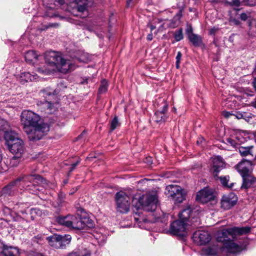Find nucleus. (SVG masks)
<instances>
[{"label": "nucleus", "instance_id": "obj_35", "mask_svg": "<svg viewBox=\"0 0 256 256\" xmlns=\"http://www.w3.org/2000/svg\"><path fill=\"white\" fill-rule=\"evenodd\" d=\"M21 156L14 155L10 160V164L12 167H16L18 166L20 162Z\"/></svg>", "mask_w": 256, "mask_h": 256}, {"label": "nucleus", "instance_id": "obj_13", "mask_svg": "<svg viewBox=\"0 0 256 256\" xmlns=\"http://www.w3.org/2000/svg\"><path fill=\"white\" fill-rule=\"evenodd\" d=\"M238 198L234 193H230L222 196L221 199V206L224 210H229L236 203Z\"/></svg>", "mask_w": 256, "mask_h": 256}, {"label": "nucleus", "instance_id": "obj_37", "mask_svg": "<svg viewBox=\"0 0 256 256\" xmlns=\"http://www.w3.org/2000/svg\"><path fill=\"white\" fill-rule=\"evenodd\" d=\"M42 1L44 4L50 9L55 8L56 0H42Z\"/></svg>", "mask_w": 256, "mask_h": 256}, {"label": "nucleus", "instance_id": "obj_15", "mask_svg": "<svg viewBox=\"0 0 256 256\" xmlns=\"http://www.w3.org/2000/svg\"><path fill=\"white\" fill-rule=\"evenodd\" d=\"M192 238L195 242L202 245L208 242L211 238L208 232L198 230L193 234Z\"/></svg>", "mask_w": 256, "mask_h": 256}, {"label": "nucleus", "instance_id": "obj_10", "mask_svg": "<svg viewBox=\"0 0 256 256\" xmlns=\"http://www.w3.org/2000/svg\"><path fill=\"white\" fill-rule=\"evenodd\" d=\"M0 139L4 137L8 144H10V142L13 143L16 142L17 139H20L18 134L14 131L6 130V126L8 125L6 121L0 120Z\"/></svg>", "mask_w": 256, "mask_h": 256}, {"label": "nucleus", "instance_id": "obj_63", "mask_svg": "<svg viewBox=\"0 0 256 256\" xmlns=\"http://www.w3.org/2000/svg\"><path fill=\"white\" fill-rule=\"evenodd\" d=\"M79 60H80V62H85V60H82V59H80H80H79Z\"/></svg>", "mask_w": 256, "mask_h": 256}, {"label": "nucleus", "instance_id": "obj_64", "mask_svg": "<svg viewBox=\"0 0 256 256\" xmlns=\"http://www.w3.org/2000/svg\"><path fill=\"white\" fill-rule=\"evenodd\" d=\"M46 16H49V17H52L54 16H52V15L46 14Z\"/></svg>", "mask_w": 256, "mask_h": 256}, {"label": "nucleus", "instance_id": "obj_20", "mask_svg": "<svg viewBox=\"0 0 256 256\" xmlns=\"http://www.w3.org/2000/svg\"><path fill=\"white\" fill-rule=\"evenodd\" d=\"M182 17L181 12H179L171 20H165L164 22L160 25L158 30H160L162 28H164L166 24L168 27L170 28H175L178 26L180 24V20Z\"/></svg>", "mask_w": 256, "mask_h": 256}, {"label": "nucleus", "instance_id": "obj_41", "mask_svg": "<svg viewBox=\"0 0 256 256\" xmlns=\"http://www.w3.org/2000/svg\"><path fill=\"white\" fill-rule=\"evenodd\" d=\"M226 2L232 6H238L240 5V0H225Z\"/></svg>", "mask_w": 256, "mask_h": 256}, {"label": "nucleus", "instance_id": "obj_7", "mask_svg": "<svg viewBox=\"0 0 256 256\" xmlns=\"http://www.w3.org/2000/svg\"><path fill=\"white\" fill-rule=\"evenodd\" d=\"M158 198L156 194H146L138 199V202L142 208L148 212L154 211L158 206Z\"/></svg>", "mask_w": 256, "mask_h": 256}, {"label": "nucleus", "instance_id": "obj_11", "mask_svg": "<svg viewBox=\"0 0 256 256\" xmlns=\"http://www.w3.org/2000/svg\"><path fill=\"white\" fill-rule=\"evenodd\" d=\"M188 223L180 220L173 222L170 226L169 233L175 236H183L186 233Z\"/></svg>", "mask_w": 256, "mask_h": 256}, {"label": "nucleus", "instance_id": "obj_30", "mask_svg": "<svg viewBox=\"0 0 256 256\" xmlns=\"http://www.w3.org/2000/svg\"><path fill=\"white\" fill-rule=\"evenodd\" d=\"M188 39L190 42L196 46H200L202 43V38L200 36L194 34H188Z\"/></svg>", "mask_w": 256, "mask_h": 256}, {"label": "nucleus", "instance_id": "obj_17", "mask_svg": "<svg viewBox=\"0 0 256 256\" xmlns=\"http://www.w3.org/2000/svg\"><path fill=\"white\" fill-rule=\"evenodd\" d=\"M252 166V162L251 161L243 160L237 164L236 168L241 176L243 177L244 176L250 174V170Z\"/></svg>", "mask_w": 256, "mask_h": 256}, {"label": "nucleus", "instance_id": "obj_50", "mask_svg": "<svg viewBox=\"0 0 256 256\" xmlns=\"http://www.w3.org/2000/svg\"><path fill=\"white\" fill-rule=\"evenodd\" d=\"M192 28L191 26H190V28H187V29L186 30V32L188 34V35L189 34H192Z\"/></svg>", "mask_w": 256, "mask_h": 256}, {"label": "nucleus", "instance_id": "obj_48", "mask_svg": "<svg viewBox=\"0 0 256 256\" xmlns=\"http://www.w3.org/2000/svg\"><path fill=\"white\" fill-rule=\"evenodd\" d=\"M182 58V54L180 52H178L176 56V61L180 62Z\"/></svg>", "mask_w": 256, "mask_h": 256}, {"label": "nucleus", "instance_id": "obj_42", "mask_svg": "<svg viewBox=\"0 0 256 256\" xmlns=\"http://www.w3.org/2000/svg\"><path fill=\"white\" fill-rule=\"evenodd\" d=\"M40 94L42 96L46 98L47 96H50L52 94H53V93L51 92H49L47 90H43L40 92Z\"/></svg>", "mask_w": 256, "mask_h": 256}, {"label": "nucleus", "instance_id": "obj_14", "mask_svg": "<svg viewBox=\"0 0 256 256\" xmlns=\"http://www.w3.org/2000/svg\"><path fill=\"white\" fill-rule=\"evenodd\" d=\"M87 0H74V8L77 10L78 14H74L76 16H80L84 18L88 16L87 10Z\"/></svg>", "mask_w": 256, "mask_h": 256}, {"label": "nucleus", "instance_id": "obj_21", "mask_svg": "<svg viewBox=\"0 0 256 256\" xmlns=\"http://www.w3.org/2000/svg\"><path fill=\"white\" fill-rule=\"evenodd\" d=\"M242 178L243 182L242 188H248L250 187L256 186V178L250 174L244 176Z\"/></svg>", "mask_w": 256, "mask_h": 256}, {"label": "nucleus", "instance_id": "obj_60", "mask_svg": "<svg viewBox=\"0 0 256 256\" xmlns=\"http://www.w3.org/2000/svg\"><path fill=\"white\" fill-rule=\"evenodd\" d=\"M77 190V189H76V190H73L71 191L70 193V194H73L75 191H76Z\"/></svg>", "mask_w": 256, "mask_h": 256}, {"label": "nucleus", "instance_id": "obj_33", "mask_svg": "<svg viewBox=\"0 0 256 256\" xmlns=\"http://www.w3.org/2000/svg\"><path fill=\"white\" fill-rule=\"evenodd\" d=\"M108 84L106 80L104 79L101 81L100 85L98 88V93L102 94L105 93L108 90Z\"/></svg>", "mask_w": 256, "mask_h": 256}, {"label": "nucleus", "instance_id": "obj_32", "mask_svg": "<svg viewBox=\"0 0 256 256\" xmlns=\"http://www.w3.org/2000/svg\"><path fill=\"white\" fill-rule=\"evenodd\" d=\"M30 216L31 219L34 220L38 216L40 217L42 214V212L38 208H32L30 210Z\"/></svg>", "mask_w": 256, "mask_h": 256}, {"label": "nucleus", "instance_id": "obj_24", "mask_svg": "<svg viewBox=\"0 0 256 256\" xmlns=\"http://www.w3.org/2000/svg\"><path fill=\"white\" fill-rule=\"evenodd\" d=\"M4 256H19V250L17 247L6 245L2 253Z\"/></svg>", "mask_w": 256, "mask_h": 256}, {"label": "nucleus", "instance_id": "obj_55", "mask_svg": "<svg viewBox=\"0 0 256 256\" xmlns=\"http://www.w3.org/2000/svg\"><path fill=\"white\" fill-rule=\"evenodd\" d=\"M180 62L176 61V66L177 69L180 68Z\"/></svg>", "mask_w": 256, "mask_h": 256}, {"label": "nucleus", "instance_id": "obj_5", "mask_svg": "<svg viewBox=\"0 0 256 256\" xmlns=\"http://www.w3.org/2000/svg\"><path fill=\"white\" fill-rule=\"evenodd\" d=\"M56 221L60 224L70 230H80L84 229L86 226V224L80 218L72 214L59 216L56 218Z\"/></svg>", "mask_w": 256, "mask_h": 256}, {"label": "nucleus", "instance_id": "obj_6", "mask_svg": "<svg viewBox=\"0 0 256 256\" xmlns=\"http://www.w3.org/2000/svg\"><path fill=\"white\" fill-rule=\"evenodd\" d=\"M154 106L158 109L156 111L153 118L158 123L164 122L168 116L166 112L168 109V104L166 100L159 98L154 104Z\"/></svg>", "mask_w": 256, "mask_h": 256}, {"label": "nucleus", "instance_id": "obj_52", "mask_svg": "<svg viewBox=\"0 0 256 256\" xmlns=\"http://www.w3.org/2000/svg\"><path fill=\"white\" fill-rule=\"evenodd\" d=\"M148 26H150L151 31L153 30H154L156 28V26H155L150 24H148Z\"/></svg>", "mask_w": 256, "mask_h": 256}, {"label": "nucleus", "instance_id": "obj_39", "mask_svg": "<svg viewBox=\"0 0 256 256\" xmlns=\"http://www.w3.org/2000/svg\"><path fill=\"white\" fill-rule=\"evenodd\" d=\"M32 242L34 243L42 244H43V242H44V240L41 235L38 234L36 236H34L32 238Z\"/></svg>", "mask_w": 256, "mask_h": 256}, {"label": "nucleus", "instance_id": "obj_28", "mask_svg": "<svg viewBox=\"0 0 256 256\" xmlns=\"http://www.w3.org/2000/svg\"><path fill=\"white\" fill-rule=\"evenodd\" d=\"M218 251V247L217 246L214 245L202 250L203 254L206 256H216Z\"/></svg>", "mask_w": 256, "mask_h": 256}, {"label": "nucleus", "instance_id": "obj_31", "mask_svg": "<svg viewBox=\"0 0 256 256\" xmlns=\"http://www.w3.org/2000/svg\"><path fill=\"white\" fill-rule=\"evenodd\" d=\"M218 178V179H219L220 181L221 184L224 187L232 188L234 185L233 183H230V184H228L229 181L230 176H220Z\"/></svg>", "mask_w": 256, "mask_h": 256}, {"label": "nucleus", "instance_id": "obj_18", "mask_svg": "<svg viewBox=\"0 0 256 256\" xmlns=\"http://www.w3.org/2000/svg\"><path fill=\"white\" fill-rule=\"evenodd\" d=\"M10 152L16 156H21L24 152L23 142L20 139L11 144H8Z\"/></svg>", "mask_w": 256, "mask_h": 256}, {"label": "nucleus", "instance_id": "obj_54", "mask_svg": "<svg viewBox=\"0 0 256 256\" xmlns=\"http://www.w3.org/2000/svg\"><path fill=\"white\" fill-rule=\"evenodd\" d=\"M252 86L256 90V78H254V81L252 82Z\"/></svg>", "mask_w": 256, "mask_h": 256}, {"label": "nucleus", "instance_id": "obj_45", "mask_svg": "<svg viewBox=\"0 0 256 256\" xmlns=\"http://www.w3.org/2000/svg\"><path fill=\"white\" fill-rule=\"evenodd\" d=\"M80 162V161L78 160L76 163L72 164L70 170V172H72L76 168V167L79 164Z\"/></svg>", "mask_w": 256, "mask_h": 256}, {"label": "nucleus", "instance_id": "obj_16", "mask_svg": "<svg viewBox=\"0 0 256 256\" xmlns=\"http://www.w3.org/2000/svg\"><path fill=\"white\" fill-rule=\"evenodd\" d=\"M214 197L213 192L206 188L199 191L196 195V199L204 204L212 200Z\"/></svg>", "mask_w": 256, "mask_h": 256}, {"label": "nucleus", "instance_id": "obj_25", "mask_svg": "<svg viewBox=\"0 0 256 256\" xmlns=\"http://www.w3.org/2000/svg\"><path fill=\"white\" fill-rule=\"evenodd\" d=\"M36 74H32L28 72H23L20 74L19 81L24 84L28 81H32L36 79Z\"/></svg>", "mask_w": 256, "mask_h": 256}, {"label": "nucleus", "instance_id": "obj_22", "mask_svg": "<svg viewBox=\"0 0 256 256\" xmlns=\"http://www.w3.org/2000/svg\"><path fill=\"white\" fill-rule=\"evenodd\" d=\"M192 210L190 206H187L179 214V220L187 222L189 219L192 217Z\"/></svg>", "mask_w": 256, "mask_h": 256}, {"label": "nucleus", "instance_id": "obj_27", "mask_svg": "<svg viewBox=\"0 0 256 256\" xmlns=\"http://www.w3.org/2000/svg\"><path fill=\"white\" fill-rule=\"evenodd\" d=\"M234 116L238 119L242 118L248 122H249L254 117V114L247 112H236L234 113Z\"/></svg>", "mask_w": 256, "mask_h": 256}, {"label": "nucleus", "instance_id": "obj_8", "mask_svg": "<svg viewBox=\"0 0 256 256\" xmlns=\"http://www.w3.org/2000/svg\"><path fill=\"white\" fill-rule=\"evenodd\" d=\"M130 197L124 192L120 191L116 194L117 210L122 213L127 212L130 209Z\"/></svg>", "mask_w": 256, "mask_h": 256}, {"label": "nucleus", "instance_id": "obj_49", "mask_svg": "<svg viewBox=\"0 0 256 256\" xmlns=\"http://www.w3.org/2000/svg\"><path fill=\"white\" fill-rule=\"evenodd\" d=\"M251 106H252L254 108H256V97L251 102L250 104Z\"/></svg>", "mask_w": 256, "mask_h": 256}, {"label": "nucleus", "instance_id": "obj_57", "mask_svg": "<svg viewBox=\"0 0 256 256\" xmlns=\"http://www.w3.org/2000/svg\"><path fill=\"white\" fill-rule=\"evenodd\" d=\"M132 0H127V5L129 6Z\"/></svg>", "mask_w": 256, "mask_h": 256}, {"label": "nucleus", "instance_id": "obj_1", "mask_svg": "<svg viewBox=\"0 0 256 256\" xmlns=\"http://www.w3.org/2000/svg\"><path fill=\"white\" fill-rule=\"evenodd\" d=\"M40 118L34 112L25 110L21 114V122L24 132L30 141L36 142L40 140L49 130L48 124L40 123Z\"/></svg>", "mask_w": 256, "mask_h": 256}, {"label": "nucleus", "instance_id": "obj_47", "mask_svg": "<svg viewBox=\"0 0 256 256\" xmlns=\"http://www.w3.org/2000/svg\"><path fill=\"white\" fill-rule=\"evenodd\" d=\"M6 245L4 244V243L0 240V253H2L3 249L5 248Z\"/></svg>", "mask_w": 256, "mask_h": 256}, {"label": "nucleus", "instance_id": "obj_2", "mask_svg": "<svg viewBox=\"0 0 256 256\" xmlns=\"http://www.w3.org/2000/svg\"><path fill=\"white\" fill-rule=\"evenodd\" d=\"M45 183L46 180L38 174L22 175L4 187L2 194L4 196H12L17 193L19 189L28 190L34 193L35 190H40L37 188L39 185Z\"/></svg>", "mask_w": 256, "mask_h": 256}, {"label": "nucleus", "instance_id": "obj_9", "mask_svg": "<svg viewBox=\"0 0 256 256\" xmlns=\"http://www.w3.org/2000/svg\"><path fill=\"white\" fill-rule=\"evenodd\" d=\"M48 238L52 246L57 248H64L70 242L72 236L69 234L64 236L56 234Z\"/></svg>", "mask_w": 256, "mask_h": 256}, {"label": "nucleus", "instance_id": "obj_51", "mask_svg": "<svg viewBox=\"0 0 256 256\" xmlns=\"http://www.w3.org/2000/svg\"><path fill=\"white\" fill-rule=\"evenodd\" d=\"M152 38H153L152 34L151 32L150 34L148 35L147 40L149 41H150L152 40Z\"/></svg>", "mask_w": 256, "mask_h": 256}, {"label": "nucleus", "instance_id": "obj_46", "mask_svg": "<svg viewBox=\"0 0 256 256\" xmlns=\"http://www.w3.org/2000/svg\"><path fill=\"white\" fill-rule=\"evenodd\" d=\"M240 18L241 20H246L248 18V16L246 13H242L240 15Z\"/></svg>", "mask_w": 256, "mask_h": 256}, {"label": "nucleus", "instance_id": "obj_19", "mask_svg": "<svg viewBox=\"0 0 256 256\" xmlns=\"http://www.w3.org/2000/svg\"><path fill=\"white\" fill-rule=\"evenodd\" d=\"M224 162L222 157L218 156L212 160V166L211 171L214 176L216 178L218 172L224 168Z\"/></svg>", "mask_w": 256, "mask_h": 256}, {"label": "nucleus", "instance_id": "obj_23", "mask_svg": "<svg viewBox=\"0 0 256 256\" xmlns=\"http://www.w3.org/2000/svg\"><path fill=\"white\" fill-rule=\"evenodd\" d=\"M68 256H91V252L86 248L79 247L70 252Z\"/></svg>", "mask_w": 256, "mask_h": 256}, {"label": "nucleus", "instance_id": "obj_12", "mask_svg": "<svg viewBox=\"0 0 256 256\" xmlns=\"http://www.w3.org/2000/svg\"><path fill=\"white\" fill-rule=\"evenodd\" d=\"M166 189L176 203H181L185 200L186 194L180 186L169 185L167 186Z\"/></svg>", "mask_w": 256, "mask_h": 256}, {"label": "nucleus", "instance_id": "obj_61", "mask_svg": "<svg viewBox=\"0 0 256 256\" xmlns=\"http://www.w3.org/2000/svg\"><path fill=\"white\" fill-rule=\"evenodd\" d=\"M140 220V219L138 218L136 216L135 220L136 222H138Z\"/></svg>", "mask_w": 256, "mask_h": 256}, {"label": "nucleus", "instance_id": "obj_43", "mask_svg": "<svg viewBox=\"0 0 256 256\" xmlns=\"http://www.w3.org/2000/svg\"><path fill=\"white\" fill-rule=\"evenodd\" d=\"M226 140L228 144L233 146L234 147H236V146L237 143L235 140H232L231 138H228Z\"/></svg>", "mask_w": 256, "mask_h": 256}, {"label": "nucleus", "instance_id": "obj_53", "mask_svg": "<svg viewBox=\"0 0 256 256\" xmlns=\"http://www.w3.org/2000/svg\"><path fill=\"white\" fill-rule=\"evenodd\" d=\"M162 22V20L159 18L155 19L154 20V24H159Z\"/></svg>", "mask_w": 256, "mask_h": 256}, {"label": "nucleus", "instance_id": "obj_62", "mask_svg": "<svg viewBox=\"0 0 256 256\" xmlns=\"http://www.w3.org/2000/svg\"><path fill=\"white\" fill-rule=\"evenodd\" d=\"M215 30L214 28V29H211L210 30V34H212L213 32H214Z\"/></svg>", "mask_w": 256, "mask_h": 256}, {"label": "nucleus", "instance_id": "obj_38", "mask_svg": "<svg viewBox=\"0 0 256 256\" xmlns=\"http://www.w3.org/2000/svg\"><path fill=\"white\" fill-rule=\"evenodd\" d=\"M174 38L176 42L180 41L183 39L182 30V28L176 31L174 34Z\"/></svg>", "mask_w": 256, "mask_h": 256}, {"label": "nucleus", "instance_id": "obj_58", "mask_svg": "<svg viewBox=\"0 0 256 256\" xmlns=\"http://www.w3.org/2000/svg\"><path fill=\"white\" fill-rule=\"evenodd\" d=\"M84 134H85V131L84 130V131H83L82 134L78 136V138H81Z\"/></svg>", "mask_w": 256, "mask_h": 256}, {"label": "nucleus", "instance_id": "obj_3", "mask_svg": "<svg viewBox=\"0 0 256 256\" xmlns=\"http://www.w3.org/2000/svg\"><path fill=\"white\" fill-rule=\"evenodd\" d=\"M251 228L248 226L223 228L218 232L216 240L222 243L228 252L238 253L242 250V246L234 241L238 239V236L248 234Z\"/></svg>", "mask_w": 256, "mask_h": 256}, {"label": "nucleus", "instance_id": "obj_29", "mask_svg": "<svg viewBox=\"0 0 256 256\" xmlns=\"http://www.w3.org/2000/svg\"><path fill=\"white\" fill-rule=\"evenodd\" d=\"M253 148L254 146H240L238 148V152L242 156H246L248 155L253 156Z\"/></svg>", "mask_w": 256, "mask_h": 256}, {"label": "nucleus", "instance_id": "obj_59", "mask_svg": "<svg viewBox=\"0 0 256 256\" xmlns=\"http://www.w3.org/2000/svg\"><path fill=\"white\" fill-rule=\"evenodd\" d=\"M56 25H57V24H50L49 26L50 27H53V26H56Z\"/></svg>", "mask_w": 256, "mask_h": 256}, {"label": "nucleus", "instance_id": "obj_44", "mask_svg": "<svg viewBox=\"0 0 256 256\" xmlns=\"http://www.w3.org/2000/svg\"><path fill=\"white\" fill-rule=\"evenodd\" d=\"M222 115L226 118H229L230 116H234V114H232L229 112H226V111H224L222 112Z\"/></svg>", "mask_w": 256, "mask_h": 256}, {"label": "nucleus", "instance_id": "obj_26", "mask_svg": "<svg viewBox=\"0 0 256 256\" xmlns=\"http://www.w3.org/2000/svg\"><path fill=\"white\" fill-rule=\"evenodd\" d=\"M38 58L39 56L34 50L28 51L25 54L26 61L30 64L36 63L38 61Z\"/></svg>", "mask_w": 256, "mask_h": 256}, {"label": "nucleus", "instance_id": "obj_36", "mask_svg": "<svg viewBox=\"0 0 256 256\" xmlns=\"http://www.w3.org/2000/svg\"><path fill=\"white\" fill-rule=\"evenodd\" d=\"M38 105L40 106H43V107L46 110H51L52 107V104L50 102H48V100H45L44 102L40 100L38 102Z\"/></svg>", "mask_w": 256, "mask_h": 256}, {"label": "nucleus", "instance_id": "obj_34", "mask_svg": "<svg viewBox=\"0 0 256 256\" xmlns=\"http://www.w3.org/2000/svg\"><path fill=\"white\" fill-rule=\"evenodd\" d=\"M120 124L118 121V117L117 116H115L110 122V131H113L116 128L120 126Z\"/></svg>", "mask_w": 256, "mask_h": 256}, {"label": "nucleus", "instance_id": "obj_40", "mask_svg": "<svg viewBox=\"0 0 256 256\" xmlns=\"http://www.w3.org/2000/svg\"><path fill=\"white\" fill-rule=\"evenodd\" d=\"M65 197L66 194L64 193L60 192L58 194V200L59 202V205L62 206V203L64 202Z\"/></svg>", "mask_w": 256, "mask_h": 256}, {"label": "nucleus", "instance_id": "obj_4", "mask_svg": "<svg viewBox=\"0 0 256 256\" xmlns=\"http://www.w3.org/2000/svg\"><path fill=\"white\" fill-rule=\"evenodd\" d=\"M44 58L47 64L54 66L56 70L62 73L66 74L73 71L76 68V66L71 60L64 59L55 52L46 53Z\"/></svg>", "mask_w": 256, "mask_h": 256}, {"label": "nucleus", "instance_id": "obj_56", "mask_svg": "<svg viewBox=\"0 0 256 256\" xmlns=\"http://www.w3.org/2000/svg\"><path fill=\"white\" fill-rule=\"evenodd\" d=\"M56 2L59 3L60 4H62L64 2V0H56Z\"/></svg>", "mask_w": 256, "mask_h": 256}]
</instances>
